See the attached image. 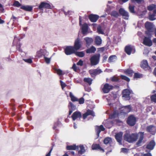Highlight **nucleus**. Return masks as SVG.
Masks as SVG:
<instances>
[{
    "instance_id": "f257e3e1",
    "label": "nucleus",
    "mask_w": 156,
    "mask_h": 156,
    "mask_svg": "<svg viewBox=\"0 0 156 156\" xmlns=\"http://www.w3.org/2000/svg\"><path fill=\"white\" fill-rule=\"evenodd\" d=\"M139 135H140L139 140L136 144L138 146H140L144 139V133L143 132H139L138 133L132 134L126 133L124 136V139L125 140L129 143H133L137 140Z\"/></svg>"
},
{
    "instance_id": "f03ea898",
    "label": "nucleus",
    "mask_w": 156,
    "mask_h": 156,
    "mask_svg": "<svg viewBox=\"0 0 156 156\" xmlns=\"http://www.w3.org/2000/svg\"><path fill=\"white\" fill-rule=\"evenodd\" d=\"M100 55L99 54L92 55L90 59L91 64L92 66H95L99 63Z\"/></svg>"
},
{
    "instance_id": "7ed1b4c3",
    "label": "nucleus",
    "mask_w": 156,
    "mask_h": 156,
    "mask_svg": "<svg viewBox=\"0 0 156 156\" xmlns=\"http://www.w3.org/2000/svg\"><path fill=\"white\" fill-rule=\"evenodd\" d=\"M39 9L43 10L45 8L47 9H51V5L45 2H42L38 6Z\"/></svg>"
},
{
    "instance_id": "20e7f679",
    "label": "nucleus",
    "mask_w": 156,
    "mask_h": 156,
    "mask_svg": "<svg viewBox=\"0 0 156 156\" xmlns=\"http://www.w3.org/2000/svg\"><path fill=\"white\" fill-rule=\"evenodd\" d=\"M145 27L147 30L145 32L146 34L147 35H149V34H150V32L152 31L151 30L153 28V24L151 22H147L145 23Z\"/></svg>"
},
{
    "instance_id": "39448f33",
    "label": "nucleus",
    "mask_w": 156,
    "mask_h": 156,
    "mask_svg": "<svg viewBox=\"0 0 156 156\" xmlns=\"http://www.w3.org/2000/svg\"><path fill=\"white\" fill-rule=\"evenodd\" d=\"M125 51L128 55H129L131 53H134L135 52V50L133 46L128 45L126 46L125 48Z\"/></svg>"
},
{
    "instance_id": "423d86ee",
    "label": "nucleus",
    "mask_w": 156,
    "mask_h": 156,
    "mask_svg": "<svg viewBox=\"0 0 156 156\" xmlns=\"http://www.w3.org/2000/svg\"><path fill=\"white\" fill-rule=\"evenodd\" d=\"M102 72L101 69L98 68L91 69L89 70V73L92 77L95 76L96 75L99 74Z\"/></svg>"
},
{
    "instance_id": "0eeeda50",
    "label": "nucleus",
    "mask_w": 156,
    "mask_h": 156,
    "mask_svg": "<svg viewBox=\"0 0 156 156\" xmlns=\"http://www.w3.org/2000/svg\"><path fill=\"white\" fill-rule=\"evenodd\" d=\"M82 41L79 38L75 40L74 47H73L76 51L78 50L82 46Z\"/></svg>"
},
{
    "instance_id": "6e6552de",
    "label": "nucleus",
    "mask_w": 156,
    "mask_h": 156,
    "mask_svg": "<svg viewBox=\"0 0 156 156\" xmlns=\"http://www.w3.org/2000/svg\"><path fill=\"white\" fill-rule=\"evenodd\" d=\"M132 92L131 90L128 89H125L122 92V97L126 100H129L130 98L129 95Z\"/></svg>"
},
{
    "instance_id": "1a4fd4ad",
    "label": "nucleus",
    "mask_w": 156,
    "mask_h": 156,
    "mask_svg": "<svg viewBox=\"0 0 156 156\" xmlns=\"http://www.w3.org/2000/svg\"><path fill=\"white\" fill-rule=\"evenodd\" d=\"M127 121V123L129 125L131 126H133L136 123V118L134 116L131 115L128 117Z\"/></svg>"
},
{
    "instance_id": "9d476101",
    "label": "nucleus",
    "mask_w": 156,
    "mask_h": 156,
    "mask_svg": "<svg viewBox=\"0 0 156 156\" xmlns=\"http://www.w3.org/2000/svg\"><path fill=\"white\" fill-rule=\"evenodd\" d=\"M76 51L73 46L67 47L65 49V53L67 55H71L75 53Z\"/></svg>"
},
{
    "instance_id": "9b49d317",
    "label": "nucleus",
    "mask_w": 156,
    "mask_h": 156,
    "mask_svg": "<svg viewBox=\"0 0 156 156\" xmlns=\"http://www.w3.org/2000/svg\"><path fill=\"white\" fill-rule=\"evenodd\" d=\"M119 12L122 15L124 19L126 20L128 19L129 17V13L123 9L120 8L119 10Z\"/></svg>"
},
{
    "instance_id": "f8f14e48",
    "label": "nucleus",
    "mask_w": 156,
    "mask_h": 156,
    "mask_svg": "<svg viewBox=\"0 0 156 156\" xmlns=\"http://www.w3.org/2000/svg\"><path fill=\"white\" fill-rule=\"evenodd\" d=\"M146 130L152 135L155 134L156 132V127L153 125H150L147 126L146 128Z\"/></svg>"
},
{
    "instance_id": "ddd939ff",
    "label": "nucleus",
    "mask_w": 156,
    "mask_h": 156,
    "mask_svg": "<svg viewBox=\"0 0 156 156\" xmlns=\"http://www.w3.org/2000/svg\"><path fill=\"white\" fill-rule=\"evenodd\" d=\"M113 87L108 83L105 84L103 88V90L104 93H108L110 90L112 89Z\"/></svg>"
},
{
    "instance_id": "4468645a",
    "label": "nucleus",
    "mask_w": 156,
    "mask_h": 156,
    "mask_svg": "<svg viewBox=\"0 0 156 156\" xmlns=\"http://www.w3.org/2000/svg\"><path fill=\"white\" fill-rule=\"evenodd\" d=\"M48 52L45 49H41L37 52V56L39 58H41L42 56L44 57V55L46 54Z\"/></svg>"
},
{
    "instance_id": "2eb2a0df",
    "label": "nucleus",
    "mask_w": 156,
    "mask_h": 156,
    "mask_svg": "<svg viewBox=\"0 0 156 156\" xmlns=\"http://www.w3.org/2000/svg\"><path fill=\"white\" fill-rule=\"evenodd\" d=\"M123 133L120 132L117 133L115 137L118 142L120 144H122V137Z\"/></svg>"
},
{
    "instance_id": "dca6fc26",
    "label": "nucleus",
    "mask_w": 156,
    "mask_h": 156,
    "mask_svg": "<svg viewBox=\"0 0 156 156\" xmlns=\"http://www.w3.org/2000/svg\"><path fill=\"white\" fill-rule=\"evenodd\" d=\"M105 130V128L102 125H101L99 126H96L95 128L96 131L97 133V135L98 137L99 136L100 133L101 131H104Z\"/></svg>"
},
{
    "instance_id": "f3484780",
    "label": "nucleus",
    "mask_w": 156,
    "mask_h": 156,
    "mask_svg": "<svg viewBox=\"0 0 156 156\" xmlns=\"http://www.w3.org/2000/svg\"><path fill=\"white\" fill-rule=\"evenodd\" d=\"M89 115H91L94 117L95 116L94 112L92 110H88L87 112L84 114L83 115V119H85Z\"/></svg>"
},
{
    "instance_id": "a211bd4d",
    "label": "nucleus",
    "mask_w": 156,
    "mask_h": 156,
    "mask_svg": "<svg viewBox=\"0 0 156 156\" xmlns=\"http://www.w3.org/2000/svg\"><path fill=\"white\" fill-rule=\"evenodd\" d=\"M140 66L141 68L145 70H146L149 68L147 61L146 60H144L141 62Z\"/></svg>"
},
{
    "instance_id": "6ab92c4d",
    "label": "nucleus",
    "mask_w": 156,
    "mask_h": 156,
    "mask_svg": "<svg viewBox=\"0 0 156 156\" xmlns=\"http://www.w3.org/2000/svg\"><path fill=\"white\" fill-rule=\"evenodd\" d=\"M143 44L145 45L151 46L152 44L151 41L149 38L145 37L143 41Z\"/></svg>"
},
{
    "instance_id": "aec40b11",
    "label": "nucleus",
    "mask_w": 156,
    "mask_h": 156,
    "mask_svg": "<svg viewBox=\"0 0 156 156\" xmlns=\"http://www.w3.org/2000/svg\"><path fill=\"white\" fill-rule=\"evenodd\" d=\"M81 117V114L80 112H75L72 114V118L73 121H75L78 118H80Z\"/></svg>"
},
{
    "instance_id": "412c9836",
    "label": "nucleus",
    "mask_w": 156,
    "mask_h": 156,
    "mask_svg": "<svg viewBox=\"0 0 156 156\" xmlns=\"http://www.w3.org/2000/svg\"><path fill=\"white\" fill-rule=\"evenodd\" d=\"M88 27L87 23L83 24L81 27L82 32L83 34H85L87 33Z\"/></svg>"
},
{
    "instance_id": "4be33fe9",
    "label": "nucleus",
    "mask_w": 156,
    "mask_h": 156,
    "mask_svg": "<svg viewBox=\"0 0 156 156\" xmlns=\"http://www.w3.org/2000/svg\"><path fill=\"white\" fill-rule=\"evenodd\" d=\"M49 54V53L48 52L46 53V54L45 55H44V61L47 64H49L50 63L51 59L52 58V56L50 57H48Z\"/></svg>"
},
{
    "instance_id": "5701e85b",
    "label": "nucleus",
    "mask_w": 156,
    "mask_h": 156,
    "mask_svg": "<svg viewBox=\"0 0 156 156\" xmlns=\"http://www.w3.org/2000/svg\"><path fill=\"white\" fill-rule=\"evenodd\" d=\"M90 20L93 22H96L99 18V16L97 15L91 14L89 16Z\"/></svg>"
},
{
    "instance_id": "b1692460",
    "label": "nucleus",
    "mask_w": 156,
    "mask_h": 156,
    "mask_svg": "<svg viewBox=\"0 0 156 156\" xmlns=\"http://www.w3.org/2000/svg\"><path fill=\"white\" fill-rule=\"evenodd\" d=\"M93 150H97L101 151L102 152H104V150L100 147L99 144H93L92 146Z\"/></svg>"
},
{
    "instance_id": "393cba45",
    "label": "nucleus",
    "mask_w": 156,
    "mask_h": 156,
    "mask_svg": "<svg viewBox=\"0 0 156 156\" xmlns=\"http://www.w3.org/2000/svg\"><path fill=\"white\" fill-rule=\"evenodd\" d=\"M155 145V144L154 141L152 140L147 145V148L148 149L152 150L154 149Z\"/></svg>"
},
{
    "instance_id": "a878e982",
    "label": "nucleus",
    "mask_w": 156,
    "mask_h": 156,
    "mask_svg": "<svg viewBox=\"0 0 156 156\" xmlns=\"http://www.w3.org/2000/svg\"><path fill=\"white\" fill-rule=\"evenodd\" d=\"M84 40L86 42L87 47L89 46L93 41V39L91 37H86L84 38Z\"/></svg>"
},
{
    "instance_id": "bb28decb",
    "label": "nucleus",
    "mask_w": 156,
    "mask_h": 156,
    "mask_svg": "<svg viewBox=\"0 0 156 156\" xmlns=\"http://www.w3.org/2000/svg\"><path fill=\"white\" fill-rule=\"evenodd\" d=\"M131 109L130 105L124 106V109L123 110H124V111L123 112L125 114H127L130 111Z\"/></svg>"
},
{
    "instance_id": "cd10ccee",
    "label": "nucleus",
    "mask_w": 156,
    "mask_h": 156,
    "mask_svg": "<svg viewBox=\"0 0 156 156\" xmlns=\"http://www.w3.org/2000/svg\"><path fill=\"white\" fill-rule=\"evenodd\" d=\"M112 142V139L111 137H106L104 140V143L105 144H111Z\"/></svg>"
},
{
    "instance_id": "c85d7f7f",
    "label": "nucleus",
    "mask_w": 156,
    "mask_h": 156,
    "mask_svg": "<svg viewBox=\"0 0 156 156\" xmlns=\"http://www.w3.org/2000/svg\"><path fill=\"white\" fill-rule=\"evenodd\" d=\"M96 51V48L94 46H92L90 48L86 50V52L87 53H94Z\"/></svg>"
},
{
    "instance_id": "c756f323",
    "label": "nucleus",
    "mask_w": 156,
    "mask_h": 156,
    "mask_svg": "<svg viewBox=\"0 0 156 156\" xmlns=\"http://www.w3.org/2000/svg\"><path fill=\"white\" fill-rule=\"evenodd\" d=\"M20 8L28 11H31L33 9V8L32 6L29 5L22 6Z\"/></svg>"
},
{
    "instance_id": "7c9ffc66",
    "label": "nucleus",
    "mask_w": 156,
    "mask_h": 156,
    "mask_svg": "<svg viewBox=\"0 0 156 156\" xmlns=\"http://www.w3.org/2000/svg\"><path fill=\"white\" fill-rule=\"evenodd\" d=\"M103 124L106 127L108 128H110L112 126V122H108L107 121H105L104 122Z\"/></svg>"
},
{
    "instance_id": "2f4dec72",
    "label": "nucleus",
    "mask_w": 156,
    "mask_h": 156,
    "mask_svg": "<svg viewBox=\"0 0 156 156\" xmlns=\"http://www.w3.org/2000/svg\"><path fill=\"white\" fill-rule=\"evenodd\" d=\"M95 42L97 45H100L102 43V40L101 37L98 36H96L95 37Z\"/></svg>"
},
{
    "instance_id": "473e14b6",
    "label": "nucleus",
    "mask_w": 156,
    "mask_h": 156,
    "mask_svg": "<svg viewBox=\"0 0 156 156\" xmlns=\"http://www.w3.org/2000/svg\"><path fill=\"white\" fill-rule=\"evenodd\" d=\"M77 149L78 148V152L79 154H82L85 152V149L83 145H80L79 147H78V146H77Z\"/></svg>"
},
{
    "instance_id": "72a5a7b5",
    "label": "nucleus",
    "mask_w": 156,
    "mask_h": 156,
    "mask_svg": "<svg viewBox=\"0 0 156 156\" xmlns=\"http://www.w3.org/2000/svg\"><path fill=\"white\" fill-rule=\"evenodd\" d=\"M116 59V57L115 55H112L109 58L108 62H115Z\"/></svg>"
},
{
    "instance_id": "f704fd0d",
    "label": "nucleus",
    "mask_w": 156,
    "mask_h": 156,
    "mask_svg": "<svg viewBox=\"0 0 156 156\" xmlns=\"http://www.w3.org/2000/svg\"><path fill=\"white\" fill-rule=\"evenodd\" d=\"M110 15L112 16H113L115 18L118 17L119 16L118 12L117 11L115 10L112 11Z\"/></svg>"
},
{
    "instance_id": "c9c22d12",
    "label": "nucleus",
    "mask_w": 156,
    "mask_h": 156,
    "mask_svg": "<svg viewBox=\"0 0 156 156\" xmlns=\"http://www.w3.org/2000/svg\"><path fill=\"white\" fill-rule=\"evenodd\" d=\"M69 96L71 98V100L73 101H78V99L73 95V94L70 92L69 93Z\"/></svg>"
},
{
    "instance_id": "e433bc0d",
    "label": "nucleus",
    "mask_w": 156,
    "mask_h": 156,
    "mask_svg": "<svg viewBox=\"0 0 156 156\" xmlns=\"http://www.w3.org/2000/svg\"><path fill=\"white\" fill-rule=\"evenodd\" d=\"M93 80L90 78H85L83 79L84 82L87 83L89 85H90L92 83Z\"/></svg>"
},
{
    "instance_id": "4c0bfd02",
    "label": "nucleus",
    "mask_w": 156,
    "mask_h": 156,
    "mask_svg": "<svg viewBox=\"0 0 156 156\" xmlns=\"http://www.w3.org/2000/svg\"><path fill=\"white\" fill-rule=\"evenodd\" d=\"M77 147L76 145L68 146L66 147V149L67 150H75L76 149Z\"/></svg>"
},
{
    "instance_id": "58836bf2",
    "label": "nucleus",
    "mask_w": 156,
    "mask_h": 156,
    "mask_svg": "<svg viewBox=\"0 0 156 156\" xmlns=\"http://www.w3.org/2000/svg\"><path fill=\"white\" fill-rule=\"evenodd\" d=\"M69 108H70L71 109L73 110H75L76 109V105L73 104L71 102H69L68 105Z\"/></svg>"
},
{
    "instance_id": "ea45409f",
    "label": "nucleus",
    "mask_w": 156,
    "mask_h": 156,
    "mask_svg": "<svg viewBox=\"0 0 156 156\" xmlns=\"http://www.w3.org/2000/svg\"><path fill=\"white\" fill-rule=\"evenodd\" d=\"M124 72L126 74L128 75L129 76H131L133 73V71L130 69H127Z\"/></svg>"
},
{
    "instance_id": "a19ab883",
    "label": "nucleus",
    "mask_w": 156,
    "mask_h": 156,
    "mask_svg": "<svg viewBox=\"0 0 156 156\" xmlns=\"http://www.w3.org/2000/svg\"><path fill=\"white\" fill-rule=\"evenodd\" d=\"M118 112H114L110 116L109 118L110 119H113L117 117L118 116Z\"/></svg>"
},
{
    "instance_id": "79ce46f5",
    "label": "nucleus",
    "mask_w": 156,
    "mask_h": 156,
    "mask_svg": "<svg viewBox=\"0 0 156 156\" xmlns=\"http://www.w3.org/2000/svg\"><path fill=\"white\" fill-rule=\"evenodd\" d=\"M76 54L77 56L80 57H83L84 55V53L83 51H80V52H76Z\"/></svg>"
},
{
    "instance_id": "37998d69",
    "label": "nucleus",
    "mask_w": 156,
    "mask_h": 156,
    "mask_svg": "<svg viewBox=\"0 0 156 156\" xmlns=\"http://www.w3.org/2000/svg\"><path fill=\"white\" fill-rule=\"evenodd\" d=\"M156 5L154 4H152L149 5L147 7V9L149 11L152 10L154 8H155Z\"/></svg>"
},
{
    "instance_id": "c03bdc74",
    "label": "nucleus",
    "mask_w": 156,
    "mask_h": 156,
    "mask_svg": "<svg viewBox=\"0 0 156 156\" xmlns=\"http://www.w3.org/2000/svg\"><path fill=\"white\" fill-rule=\"evenodd\" d=\"M13 6L19 7L21 6V4L20 2L17 1H15L14 2V3L13 4Z\"/></svg>"
},
{
    "instance_id": "a18cd8bd",
    "label": "nucleus",
    "mask_w": 156,
    "mask_h": 156,
    "mask_svg": "<svg viewBox=\"0 0 156 156\" xmlns=\"http://www.w3.org/2000/svg\"><path fill=\"white\" fill-rule=\"evenodd\" d=\"M129 9L131 13H135L134 11V6L133 5H130L129 6Z\"/></svg>"
},
{
    "instance_id": "49530a36",
    "label": "nucleus",
    "mask_w": 156,
    "mask_h": 156,
    "mask_svg": "<svg viewBox=\"0 0 156 156\" xmlns=\"http://www.w3.org/2000/svg\"><path fill=\"white\" fill-rule=\"evenodd\" d=\"M55 70L56 71L57 74L59 75H62L65 73L63 72L62 70L59 69H56Z\"/></svg>"
},
{
    "instance_id": "de8ad7c7",
    "label": "nucleus",
    "mask_w": 156,
    "mask_h": 156,
    "mask_svg": "<svg viewBox=\"0 0 156 156\" xmlns=\"http://www.w3.org/2000/svg\"><path fill=\"white\" fill-rule=\"evenodd\" d=\"M121 78L122 79L126 81L127 82L129 81L130 80L129 78L128 77H127L125 76L121 75Z\"/></svg>"
},
{
    "instance_id": "09e8293b",
    "label": "nucleus",
    "mask_w": 156,
    "mask_h": 156,
    "mask_svg": "<svg viewBox=\"0 0 156 156\" xmlns=\"http://www.w3.org/2000/svg\"><path fill=\"white\" fill-rule=\"evenodd\" d=\"M97 31L99 34H104V33L103 32L101 27L100 26H98L97 28Z\"/></svg>"
},
{
    "instance_id": "8fccbe9b",
    "label": "nucleus",
    "mask_w": 156,
    "mask_h": 156,
    "mask_svg": "<svg viewBox=\"0 0 156 156\" xmlns=\"http://www.w3.org/2000/svg\"><path fill=\"white\" fill-rule=\"evenodd\" d=\"M151 98L152 101L156 102V94L151 96Z\"/></svg>"
},
{
    "instance_id": "3c124183",
    "label": "nucleus",
    "mask_w": 156,
    "mask_h": 156,
    "mask_svg": "<svg viewBox=\"0 0 156 156\" xmlns=\"http://www.w3.org/2000/svg\"><path fill=\"white\" fill-rule=\"evenodd\" d=\"M80 104H83L84 103V99L83 97L80 98V99H78V101Z\"/></svg>"
},
{
    "instance_id": "603ef678",
    "label": "nucleus",
    "mask_w": 156,
    "mask_h": 156,
    "mask_svg": "<svg viewBox=\"0 0 156 156\" xmlns=\"http://www.w3.org/2000/svg\"><path fill=\"white\" fill-rule=\"evenodd\" d=\"M144 0H131L132 2H136L138 4H140L142 2H144Z\"/></svg>"
},
{
    "instance_id": "864d4df0",
    "label": "nucleus",
    "mask_w": 156,
    "mask_h": 156,
    "mask_svg": "<svg viewBox=\"0 0 156 156\" xmlns=\"http://www.w3.org/2000/svg\"><path fill=\"white\" fill-rule=\"evenodd\" d=\"M23 60L26 62L29 63H31L32 62V60L30 58H28V59H24Z\"/></svg>"
},
{
    "instance_id": "5fc2aeb1",
    "label": "nucleus",
    "mask_w": 156,
    "mask_h": 156,
    "mask_svg": "<svg viewBox=\"0 0 156 156\" xmlns=\"http://www.w3.org/2000/svg\"><path fill=\"white\" fill-rule=\"evenodd\" d=\"M129 151V149L126 148H122L121 151L125 153H127Z\"/></svg>"
},
{
    "instance_id": "6e6d98bb",
    "label": "nucleus",
    "mask_w": 156,
    "mask_h": 156,
    "mask_svg": "<svg viewBox=\"0 0 156 156\" xmlns=\"http://www.w3.org/2000/svg\"><path fill=\"white\" fill-rule=\"evenodd\" d=\"M83 64V61L81 60H80L77 63V65L82 66Z\"/></svg>"
},
{
    "instance_id": "4d7b16f0",
    "label": "nucleus",
    "mask_w": 156,
    "mask_h": 156,
    "mask_svg": "<svg viewBox=\"0 0 156 156\" xmlns=\"http://www.w3.org/2000/svg\"><path fill=\"white\" fill-rule=\"evenodd\" d=\"M60 82L61 83V85L62 88V89H63V88L66 87V85L65 83H64L63 82H62V81L61 80H60Z\"/></svg>"
},
{
    "instance_id": "13d9d810",
    "label": "nucleus",
    "mask_w": 156,
    "mask_h": 156,
    "mask_svg": "<svg viewBox=\"0 0 156 156\" xmlns=\"http://www.w3.org/2000/svg\"><path fill=\"white\" fill-rule=\"evenodd\" d=\"M111 80L113 82H116L118 81V79L117 77L114 76L111 78Z\"/></svg>"
},
{
    "instance_id": "bf43d9fd",
    "label": "nucleus",
    "mask_w": 156,
    "mask_h": 156,
    "mask_svg": "<svg viewBox=\"0 0 156 156\" xmlns=\"http://www.w3.org/2000/svg\"><path fill=\"white\" fill-rule=\"evenodd\" d=\"M141 77V75L138 73H135L134 75V78H140Z\"/></svg>"
},
{
    "instance_id": "052dcab7",
    "label": "nucleus",
    "mask_w": 156,
    "mask_h": 156,
    "mask_svg": "<svg viewBox=\"0 0 156 156\" xmlns=\"http://www.w3.org/2000/svg\"><path fill=\"white\" fill-rule=\"evenodd\" d=\"M73 13V12L72 11H68L67 12H64V14L66 15H67L68 14L69 15H71Z\"/></svg>"
},
{
    "instance_id": "680f3d73",
    "label": "nucleus",
    "mask_w": 156,
    "mask_h": 156,
    "mask_svg": "<svg viewBox=\"0 0 156 156\" xmlns=\"http://www.w3.org/2000/svg\"><path fill=\"white\" fill-rule=\"evenodd\" d=\"M58 124V122H56L55 123L54 125V126L53 127V129H54L56 130L57 129V128Z\"/></svg>"
},
{
    "instance_id": "e2e57ef3",
    "label": "nucleus",
    "mask_w": 156,
    "mask_h": 156,
    "mask_svg": "<svg viewBox=\"0 0 156 156\" xmlns=\"http://www.w3.org/2000/svg\"><path fill=\"white\" fill-rule=\"evenodd\" d=\"M72 68L73 69V70L76 71V66L75 64H73V66H72Z\"/></svg>"
},
{
    "instance_id": "0e129e2a",
    "label": "nucleus",
    "mask_w": 156,
    "mask_h": 156,
    "mask_svg": "<svg viewBox=\"0 0 156 156\" xmlns=\"http://www.w3.org/2000/svg\"><path fill=\"white\" fill-rule=\"evenodd\" d=\"M20 44H19V45L17 47V49H18V50L19 51L22 52V50L20 48Z\"/></svg>"
},
{
    "instance_id": "69168bd1",
    "label": "nucleus",
    "mask_w": 156,
    "mask_h": 156,
    "mask_svg": "<svg viewBox=\"0 0 156 156\" xmlns=\"http://www.w3.org/2000/svg\"><path fill=\"white\" fill-rule=\"evenodd\" d=\"M143 156H152L151 154L150 153L147 154H144Z\"/></svg>"
},
{
    "instance_id": "338daca9",
    "label": "nucleus",
    "mask_w": 156,
    "mask_h": 156,
    "mask_svg": "<svg viewBox=\"0 0 156 156\" xmlns=\"http://www.w3.org/2000/svg\"><path fill=\"white\" fill-rule=\"evenodd\" d=\"M52 148H51V149L50 150V151H49V152L48 153V154H47L46 156H50V155H51V152L52 151Z\"/></svg>"
},
{
    "instance_id": "774afa93",
    "label": "nucleus",
    "mask_w": 156,
    "mask_h": 156,
    "mask_svg": "<svg viewBox=\"0 0 156 156\" xmlns=\"http://www.w3.org/2000/svg\"><path fill=\"white\" fill-rule=\"evenodd\" d=\"M85 90L86 91H87L88 92H90L91 90V89L89 87V88H85Z\"/></svg>"
}]
</instances>
